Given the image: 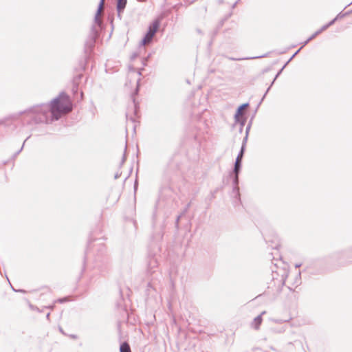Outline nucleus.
I'll return each instance as SVG.
<instances>
[{"label": "nucleus", "mask_w": 352, "mask_h": 352, "mask_svg": "<svg viewBox=\"0 0 352 352\" xmlns=\"http://www.w3.org/2000/svg\"><path fill=\"white\" fill-rule=\"evenodd\" d=\"M239 173H233V170L230 173V177L232 178V190L230 196L232 198V204L234 207L241 204V193L239 189Z\"/></svg>", "instance_id": "20e7f679"}, {"label": "nucleus", "mask_w": 352, "mask_h": 352, "mask_svg": "<svg viewBox=\"0 0 352 352\" xmlns=\"http://www.w3.org/2000/svg\"><path fill=\"white\" fill-rule=\"evenodd\" d=\"M232 13L230 12L227 15H226L223 19H221L217 25V29H221L224 25L225 22L232 16Z\"/></svg>", "instance_id": "6ab92c4d"}, {"label": "nucleus", "mask_w": 352, "mask_h": 352, "mask_svg": "<svg viewBox=\"0 0 352 352\" xmlns=\"http://www.w3.org/2000/svg\"><path fill=\"white\" fill-rule=\"evenodd\" d=\"M150 288H153L151 283L149 282L147 285V291L150 289Z\"/></svg>", "instance_id": "de8ad7c7"}, {"label": "nucleus", "mask_w": 352, "mask_h": 352, "mask_svg": "<svg viewBox=\"0 0 352 352\" xmlns=\"http://www.w3.org/2000/svg\"><path fill=\"white\" fill-rule=\"evenodd\" d=\"M265 241H266L267 243L269 242V241L265 237Z\"/></svg>", "instance_id": "338daca9"}, {"label": "nucleus", "mask_w": 352, "mask_h": 352, "mask_svg": "<svg viewBox=\"0 0 352 352\" xmlns=\"http://www.w3.org/2000/svg\"><path fill=\"white\" fill-rule=\"evenodd\" d=\"M293 344H293V342H288V345H293Z\"/></svg>", "instance_id": "680f3d73"}, {"label": "nucleus", "mask_w": 352, "mask_h": 352, "mask_svg": "<svg viewBox=\"0 0 352 352\" xmlns=\"http://www.w3.org/2000/svg\"><path fill=\"white\" fill-rule=\"evenodd\" d=\"M72 91L74 95L77 96L78 93V85L76 82H74L72 84Z\"/></svg>", "instance_id": "bb28decb"}, {"label": "nucleus", "mask_w": 352, "mask_h": 352, "mask_svg": "<svg viewBox=\"0 0 352 352\" xmlns=\"http://www.w3.org/2000/svg\"><path fill=\"white\" fill-rule=\"evenodd\" d=\"M138 186V180L136 179L135 181L134 186H133L135 192L137 190Z\"/></svg>", "instance_id": "79ce46f5"}, {"label": "nucleus", "mask_w": 352, "mask_h": 352, "mask_svg": "<svg viewBox=\"0 0 352 352\" xmlns=\"http://www.w3.org/2000/svg\"><path fill=\"white\" fill-rule=\"evenodd\" d=\"M70 338H73V339H76L77 338V336L76 335H74V334H72L69 336Z\"/></svg>", "instance_id": "3c124183"}, {"label": "nucleus", "mask_w": 352, "mask_h": 352, "mask_svg": "<svg viewBox=\"0 0 352 352\" xmlns=\"http://www.w3.org/2000/svg\"><path fill=\"white\" fill-rule=\"evenodd\" d=\"M59 331H60V333H62L63 334H64V335L65 334V332L63 331V329H62L60 327H59Z\"/></svg>", "instance_id": "5fc2aeb1"}, {"label": "nucleus", "mask_w": 352, "mask_h": 352, "mask_svg": "<svg viewBox=\"0 0 352 352\" xmlns=\"http://www.w3.org/2000/svg\"><path fill=\"white\" fill-rule=\"evenodd\" d=\"M284 69L285 68H283V66L282 68L278 70V72H277V74H276V76H274L273 80L271 82V86H272L274 85V82L278 78V76L282 74V72L284 70Z\"/></svg>", "instance_id": "c85d7f7f"}, {"label": "nucleus", "mask_w": 352, "mask_h": 352, "mask_svg": "<svg viewBox=\"0 0 352 352\" xmlns=\"http://www.w3.org/2000/svg\"><path fill=\"white\" fill-rule=\"evenodd\" d=\"M120 175H121V173H116L115 174V175H114V178H115L116 179H118V178L120 177Z\"/></svg>", "instance_id": "a18cd8bd"}, {"label": "nucleus", "mask_w": 352, "mask_h": 352, "mask_svg": "<svg viewBox=\"0 0 352 352\" xmlns=\"http://www.w3.org/2000/svg\"><path fill=\"white\" fill-rule=\"evenodd\" d=\"M351 4H352V1L350 3H349L345 8H346L349 6H350Z\"/></svg>", "instance_id": "774afa93"}, {"label": "nucleus", "mask_w": 352, "mask_h": 352, "mask_svg": "<svg viewBox=\"0 0 352 352\" xmlns=\"http://www.w3.org/2000/svg\"><path fill=\"white\" fill-rule=\"evenodd\" d=\"M255 113H256L254 112V113L252 115V116L251 117V118L250 119V120H249V122H248V123L247 124V126H246V129H245V133H247V135H249V133H250L252 124V122H253Z\"/></svg>", "instance_id": "412c9836"}, {"label": "nucleus", "mask_w": 352, "mask_h": 352, "mask_svg": "<svg viewBox=\"0 0 352 352\" xmlns=\"http://www.w3.org/2000/svg\"><path fill=\"white\" fill-rule=\"evenodd\" d=\"M245 151L243 150H240L235 160V162L234 163V167H233V173H241V168H242V160L244 156Z\"/></svg>", "instance_id": "39448f33"}, {"label": "nucleus", "mask_w": 352, "mask_h": 352, "mask_svg": "<svg viewBox=\"0 0 352 352\" xmlns=\"http://www.w3.org/2000/svg\"><path fill=\"white\" fill-rule=\"evenodd\" d=\"M239 1V0H237L236 2H234V3L232 4V9H233V8H234L236 7V4L238 3Z\"/></svg>", "instance_id": "09e8293b"}, {"label": "nucleus", "mask_w": 352, "mask_h": 352, "mask_svg": "<svg viewBox=\"0 0 352 352\" xmlns=\"http://www.w3.org/2000/svg\"><path fill=\"white\" fill-rule=\"evenodd\" d=\"M301 47L297 50L296 51V52L289 58V59L283 65V68H285L287 67V65L289 63V62H291L293 58H294V57L300 52V51L301 50Z\"/></svg>", "instance_id": "393cba45"}, {"label": "nucleus", "mask_w": 352, "mask_h": 352, "mask_svg": "<svg viewBox=\"0 0 352 352\" xmlns=\"http://www.w3.org/2000/svg\"><path fill=\"white\" fill-rule=\"evenodd\" d=\"M138 56V54L136 53H133L131 56V60H133L135 59L136 57Z\"/></svg>", "instance_id": "49530a36"}, {"label": "nucleus", "mask_w": 352, "mask_h": 352, "mask_svg": "<svg viewBox=\"0 0 352 352\" xmlns=\"http://www.w3.org/2000/svg\"><path fill=\"white\" fill-rule=\"evenodd\" d=\"M142 70H144V69H143V68L140 69L138 70V75H140H140H142Z\"/></svg>", "instance_id": "864d4df0"}, {"label": "nucleus", "mask_w": 352, "mask_h": 352, "mask_svg": "<svg viewBox=\"0 0 352 352\" xmlns=\"http://www.w3.org/2000/svg\"><path fill=\"white\" fill-rule=\"evenodd\" d=\"M219 30L220 29H217V28H216V29L212 32V37L215 36L218 34Z\"/></svg>", "instance_id": "a19ab883"}, {"label": "nucleus", "mask_w": 352, "mask_h": 352, "mask_svg": "<svg viewBox=\"0 0 352 352\" xmlns=\"http://www.w3.org/2000/svg\"><path fill=\"white\" fill-rule=\"evenodd\" d=\"M126 4L127 0H116V10L118 12V17L120 19H121L122 13H123Z\"/></svg>", "instance_id": "9d476101"}, {"label": "nucleus", "mask_w": 352, "mask_h": 352, "mask_svg": "<svg viewBox=\"0 0 352 352\" xmlns=\"http://www.w3.org/2000/svg\"><path fill=\"white\" fill-rule=\"evenodd\" d=\"M190 204H188L186 207L184 208L183 212H182V214H184L188 210V208H190Z\"/></svg>", "instance_id": "4c0bfd02"}, {"label": "nucleus", "mask_w": 352, "mask_h": 352, "mask_svg": "<svg viewBox=\"0 0 352 352\" xmlns=\"http://www.w3.org/2000/svg\"><path fill=\"white\" fill-rule=\"evenodd\" d=\"M301 272L300 271L298 273V274L296 276L294 284L296 286H298L301 284Z\"/></svg>", "instance_id": "a878e982"}, {"label": "nucleus", "mask_w": 352, "mask_h": 352, "mask_svg": "<svg viewBox=\"0 0 352 352\" xmlns=\"http://www.w3.org/2000/svg\"><path fill=\"white\" fill-rule=\"evenodd\" d=\"M266 314V311H263L261 313V314H259L258 316H257L256 317L254 318V319L253 320L252 324H251V327L254 329L255 330H258L260 329V326L263 322V315L265 314Z\"/></svg>", "instance_id": "9b49d317"}, {"label": "nucleus", "mask_w": 352, "mask_h": 352, "mask_svg": "<svg viewBox=\"0 0 352 352\" xmlns=\"http://www.w3.org/2000/svg\"><path fill=\"white\" fill-rule=\"evenodd\" d=\"M287 327L285 326L271 327L270 331L273 333H283L286 331Z\"/></svg>", "instance_id": "f3484780"}, {"label": "nucleus", "mask_w": 352, "mask_h": 352, "mask_svg": "<svg viewBox=\"0 0 352 352\" xmlns=\"http://www.w3.org/2000/svg\"><path fill=\"white\" fill-rule=\"evenodd\" d=\"M270 69H271L270 67H266L263 69L262 73L264 74V73L268 72Z\"/></svg>", "instance_id": "c03bdc74"}, {"label": "nucleus", "mask_w": 352, "mask_h": 352, "mask_svg": "<svg viewBox=\"0 0 352 352\" xmlns=\"http://www.w3.org/2000/svg\"><path fill=\"white\" fill-rule=\"evenodd\" d=\"M11 288H12V291H13V292H16V291H17V289H15V288H14V287H12V285H11Z\"/></svg>", "instance_id": "13d9d810"}, {"label": "nucleus", "mask_w": 352, "mask_h": 352, "mask_svg": "<svg viewBox=\"0 0 352 352\" xmlns=\"http://www.w3.org/2000/svg\"><path fill=\"white\" fill-rule=\"evenodd\" d=\"M85 263H86V254L84 256V261H83V267H82V273L85 271Z\"/></svg>", "instance_id": "58836bf2"}, {"label": "nucleus", "mask_w": 352, "mask_h": 352, "mask_svg": "<svg viewBox=\"0 0 352 352\" xmlns=\"http://www.w3.org/2000/svg\"><path fill=\"white\" fill-rule=\"evenodd\" d=\"M120 352H131L130 345L126 342H122L120 344Z\"/></svg>", "instance_id": "a211bd4d"}, {"label": "nucleus", "mask_w": 352, "mask_h": 352, "mask_svg": "<svg viewBox=\"0 0 352 352\" xmlns=\"http://www.w3.org/2000/svg\"><path fill=\"white\" fill-rule=\"evenodd\" d=\"M272 243H274V245H270L272 248V249H277L278 248V246L279 245V243L278 242H274V241H272Z\"/></svg>", "instance_id": "e433bc0d"}, {"label": "nucleus", "mask_w": 352, "mask_h": 352, "mask_svg": "<svg viewBox=\"0 0 352 352\" xmlns=\"http://www.w3.org/2000/svg\"><path fill=\"white\" fill-rule=\"evenodd\" d=\"M67 300H67V297H63V298H58L55 302H57L59 303H64V302H67Z\"/></svg>", "instance_id": "72a5a7b5"}, {"label": "nucleus", "mask_w": 352, "mask_h": 352, "mask_svg": "<svg viewBox=\"0 0 352 352\" xmlns=\"http://www.w3.org/2000/svg\"><path fill=\"white\" fill-rule=\"evenodd\" d=\"M54 307H55L54 304H52V305L45 307V308L50 309V310H53Z\"/></svg>", "instance_id": "ea45409f"}, {"label": "nucleus", "mask_w": 352, "mask_h": 352, "mask_svg": "<svg viewBox=\"0 0 352 352\" xmlns=\"http://www.w3.org/2000/svg\"><path fill=\"white\" fill-rule=\"evenodd\" d=\"M69 96L65 91H61L49 102L36 104L34 107H37L36 109L38 116L43 115L45 117L43 123L48 124L58 120L63 114L69 110Z\"/></svg>", "instance_id": "f257e3e1"}, {"label": "nucleus", "mask_w": 352, "mask_h": 352, "mask_svg": "<svg viewBox=\"0 0 352 352\" xmlns=\"http://www.w3.org/2000/svg\"><path fill=\"white\" fill-rule=\"evenodd\" d=\"M133 224H134V226L135 227L136 226V221L135 220H133Z\"/></svg>", "instance_id": "0e129e2a"}, {"label": "nucleus", "mask_w": 352, "mask_h": 352, "mask_svg": "<svg viewBox=\"0 0 352 352\" xmlns=\"http://www.w3.org/2000/svg\"><path fill=\"white\" fill-rule=\"evenodd\" d=\"M157 268V259L154 257L151 258L147 264V273L148 274L151 275L153 273L155 272V269Z\"/></svg>", "instance_id": "1a4fd4ad"}, {"label": "nucleus", "mask_w": 352, "mask_h": 352, "mask_svg": "<svg viewBox=\"0 0 352 352\" xmlns=\"http://www.w3.org/2000/svg\"><path fill=\"white\" fill-rule=\"evenodd\" d=\"M348 16V13H343L342 12H340L335 18L337 19V21L339 19L343 18Z\"/></svg>", "instance_id": "473e14b6"}, {"label": "nucleus", "mask_w": 352, "mask_h": 352, "mask_svg": "<svg viewBox=\"0 0 352 352\" xmlns=\"http://www.w3.org/2000/svg\"><path fill=\"white\" fill-rule=\"evenodd\" d=\"M155 34H153L149 30H147L144 36L142 38L140 42V45H144L146 43H151L152 39Z\"/></svg>", "instance_id": "ddd939ff"}, {"label": "nucleus", "mask_w": 352, "mask_h": 352, "mask_svg": "<svg viewBox=\"0 0 352 352\" xmlns=\"http://www.w3.org/2000/svg\"><path fill=\"white\" fill-rule=\"evenodd\" d=\"M333 257L336 258H352V245L345 250L335 252Z\"/></svg>", "instance_id": "423d86ee"}, {"label": "nucleus", "mask_w": 352, "mask_h": 352, "mask_svg": "<svg viewBox=\"0 0 352 352\" xmlns=\"http://www.w3.org/2000/svg\"><path fill=\"white\" fill-rule=\"evenodd\" d=\"M30 136H28V137L25 140V141L23 142V143L22 146H21V148H20L19 151H16V152L13 155V157H12L13 158H15V157H16V156H17V155H19V154L22 151V150H23V147H24V144H25V142L29 139V138H30Z\"/></svg>", "instance_id": "c756f323"}, {"label": "nucleus", "mask_w": 352, "mask_h": 352, "mask_svg": "<svg viewBox=\"0 0 352 352\" xmlns=\"http://www.w3.org/2000/svg\"><path fill=\"white\" fill-rule=\"evenodd\" d=\"M50 313H47V315H46L47 320H50Z\"/></svg>", "instance_id": "603ef678"}, {"label": "nucleus", "mask_w": 352, "mask_h": 352, "mask_svg": "<svg viewBox=\"0 0 352 352\" xmlns=\"http://www.w3.org/2000/svg\"><path fill=\"white\" fill-rule=\"evenodd\" d=\"M36 108L37 107L34 105L23 111L8 116V119L10 125L8 128L12 131H15L20 130L25 126H32L43 123L45 117L43 115L38 116Z\"/></svg>", "instance_id": "f03ea898"}, {"label": "nucleus", "mask_w": 352, "mask_h": 352, "mask_svg": "<svg viewBox=\"0 0 352 352\" xmlns=\"http://www.w3.org/2000/svg\"><path fill=\"white\" fill-rule=\"evenodd\" d=\"M130 120L132 122H134L135 121V118L133 117H131Z\"/></svg>", "instance_id": "4d7b16f0"}, {"label": "nucleus", "mask_w": 352, "mask_h": 352, "mask_svg": "<svg viewBox=\"0 0 352 352\" xmlns=\"http://www.w3.org/2000/svg\"><path fill=\"white\" fill-rule=\"evenodd\" d=\"M0 124L4 125L6 127L8 128L10 125V123H8V117H6L5 118L0 120Z\"/></svg>", "instance_id": "7c9ffc66"}, {"label": "nucleus", "mask_w": 352, "mask_h": 352, "mask_svg": "<svg viewBox=\"0 0 352 352\" xmlns=\"http://www.w3.org/2000/svg\"><path fill=\"white\" fill-rule=\"evenodd\" d=\"M248 139V135H247V133H245V137L243 139L242 144H241L240 150H243V151H245V148H246V144H247Z\"/></svg>", "instance_id": "cd10ccee"}, {"label": "nucleus", "mask_w": 352, "mask_h": 352, "mask_svg": "<svg viewBox=\"0 0 352 352\" xmlns=\"http://www.w3.org/2000/svg\"><path fill=\"white\" fill-rule=\"evenodd\" d=\"M324 30L321 27L319 30L316 31L313 34H311L306 41H305L303 43H302L301 48L307 45L311 41H312L314 38H315L318 35L321 34Z\"/></svg>", "instance_id": "4468645a"}, {"label": "nucleus", "mask_w": 352, "mask_h": 352, "mask_svg": "<svg viewBox=\"0 0 352 352\" xmlns=\"http://www.w3.org/2000/svg\"><path fill=\"white\" fill-rule=\"evenodd\" d=\"M182 215H184V214L182 213L181 214L177 216V217L176 218L175 226H176L177 228H178V227H179V219H180V218L182 217Z\"/></svg>", "instance_id": "c9c22d12"}, {"label": "nucleus", "mask_w": 352, "mask_h": 352, "mask_svg": "<svg viewBox=\"0 0 352 352\" xmlns=\"http://www.w3.org/2000/svg\"><path fill=\"white\" fill-rule=\"evenodd\" d=\"M267 56V54H263L261 56H255V57L234 58V57H230V56H226V58L231 60H250V59H254V58H260L266 57Z\"/></svg>", "instance_id": "dca6fc26"}, {"label": "nucleus", "mask_w": 352, "mask_h": 352, "mask_svg": "<svg viewBox=\"0 0 352 352\" xmlns=\"http://www.w3.org/2000/svg\"><path fill=\"white\" fill-rule=\"evenodd\" d=\"M126 148L127 147H126V145L125 146V148H124V154H123L121 162H120V166H122V164L124 163V162L126 160Z\"/></svg>", "instance_id": "2f4dec72"}, {"label": "nucleus", "mask_w": 352, "mask_h": 352, "mask_svg": "<svg viewBox=\"0 0 352 352\" xmlns=\"http://www.w3.org/2000/svg\"><path fill=\"white\" fill-rule=\"evenodd\" d=\"M345 13H348V15H349L350 14L352 13V10H349V11L346 12Z\"/></svg>", "instance_id": "bf43d9fd"}, {"label": "nucleus", "mask_w": 352, "mask_h": 352, "mask_svg": "<svg viewBox=\"0 0 352 352\" xmlns=\"http://www.w3.org/2000/svg\"><path fill=\"white\" fill-rule=\"evenodd\" d=\"M103 2H104V0H100V1L99 3H98V8H97V10H96V12L95 13L94 23H96V24L100 23V19H99V15L100 14V12H101V10H102V6H103Z\"/></svg>", "instance_id": "2eb2a0df"}, {"label": "nucleus", "mask_w": 352, "mask_h": 352, "mask_svg": "<svg viewBox=\"0 0 352 352\" xmlns=\"http://www.w3.org/2000/svg\"><path fill=\"white\" fill-rule=\"evenodd\" d=\"M16 293H23L25 294L27 292L25 289H19L17 291H16Z\"/></svg>", "instance_id": "37998d69"}, {"label": "nucleus", "mask_w": 352, "mask_h": 352, "mask_svg": "<svg viewBox=\"0 0 352 352\" xmlns=\"http://www.w3.org/2000/svg\"><path fill=\"white\" fill-rule=\"evenodd\" d=\"M234 122H235V123L239 124L240 126L244 127V126L245 125V123L247 122V117L239 116L238 121H234Z\"/></svg>", "instance_id": "aec40b11"}, {"label": "nucleus", "mask_w": 352, "mask_h": 352, "mask_svg": "<svg viewBox=\"0 0 352 352\" xmlns=\"http://www.w3.org/2000/svg\"><path fill=\"white\" fill-rule=\"evenodd\" d=\"M91 243V241H89V242H88V246H89V245H90Z\"/></svg>", "instance_id": "69168bd1"}, {"label": "nucleus", "mask_w": 352, "mask_h": 352, "mask_svg": "<svg viewBox=\"0 0 352 352\" xmlns=\"http://www.w3.org/2000/svg\"><path fill=\"white\" fill-rule=\"evenodd\" d=\"M250 105V104L248 102H245V103H243L241 104H240L237 108H236V110L235 111V113H234V121H238L239 120V116H242V112L243 111L248 107Z\"/></svg>", "instance_id": "f8f14e48"}, {"label": "nucleus", "mask_w": 352, "mask_h": 352, "mask_svg": "<svg viewBox=\"0 0 352 352\" xmlns=\"http://www.w3.org/2000/svg\"><path fill=\"white\" fill-rule=\"evenodd\" d=\"M150 57H151V54H148L146 58H144L142 60V65H143V66L147 65V62H148V59L150 58Z\"/></svg>", "instance_id": "f704fd0d"}, {"label": "nucleus", "mask_w": 352, "mask_h": 352, "mask_svg": "<svg viewBox=\"0 0 352 352\" xmlns=\"http://www.w3.org/2000/svg\"><path fill=\"white\" fill-rule=\"evenodd\" d=\"M272 86H271V85L268 87V88L267 89L265 93L263 94V97L261 98L260 102H258V105H257V107L255 110V113H256V111L258 109V108L259 107V106L261 105V104L263 102V101L264 100L265 98L266 97L267 93L269 92V91L270 90L271 87Z\"/></svg>", "instance_id": "b1692460"}, {"label": "nucleus", "mask_w": 352, "mask_h": 352, "mask_svg": "<svg viewBox=\"0 0 352 352\" xmlns=\"http://www.w3.org/2000/svg\"><path fill=\"white\" fill-rule=\"evenodd\" d=\"M243 127L240 126L239 131L241 132L243 131Z\"/></svg>", "instance_id": "052dcab7"}, {"label": "nucleus", "mask_w": 352, "mask_h": 352, "mask_svg": "<svg viewBox=\"0 0 352 352\" xmlns=\"http://www.w3.org/2000/svg\"><path fill=\"white\" fill-rule=\"evenodd\" d=\"M162 19L161 16L155 18L148 25V30L155 34L160 27Z\"/></svg>", "instance_id": "6e6552de"}, {"label": "nucleus", "mask_w": 352, "mask_h": 352, "mask_svg": "<svg viewBox=\"0 0 352 352\" xmlns=\"http://www.w3.org/2000/svg\"><path fill=\"white\" fill-rule=\"evenodd\" d=\"M98 35V32L94 25H91L89 35L88 36L84 46V60L80 63V67L83 70L86 69L87 63L92 57V52L94 51L96 38Z\"/></svg>", "instance_id": "7ed1b4c3"}, {"label": "nucleus", "mask_w": 352, "mask_h": 352, "mask_svg": "<svg viewBox=\"0 0 352 352\" xmlns=\"http://www.w3.org/2000/svg\"><path fill=\"white\" fill-rule=\"evenodd\" d=\"M301 265H302V263H296V264H295V267H296V268H299Z\"/></svg>", "instance_id": "8fccbe9b"}, {"label": "nucleus", "mask_w": 352, "mask_h": 352, "mask_svg": "<svg viewBox=\"0 0 352 352\" xmlns=\"http://www.w3.org/2000/svg\"><path fill=\"white\" fill-rule=\"evenodd\" d=\"M336 21H337V19L334 18L332 20H331L330 21H329L327 23H326L324 25H322V28L325 31L330 26L333 25Z\"/></svg>", "instance_id": "4be33fe9"}, {"label": "nucleus", "mask_w": 352, "mask_h": 352, "mask_svg": "<svg viewBox=\"0 0 352 352\" xmlns=\"http://www.w3.org/2000/svg\"><path fill=\"white\" fill-rule=\"evenodd\" d=\"M273 321H274L275 322H277V323H280L281 322V320H273Z\"/></svg>", "instance_id": "6e6d98bb"}, {"label": "nucleus", "mask_w": 352, "mask_h": 352, "mask_svg": "<svg viewBox=\"0 0 352 352\" xmlns=\"http://www.w3.org/2000/svg\"><path fill=\"white\" fill-rule=\"evenodd\" d=\"M82 95H83L82 92V91H80V99H82Z\"/></svg>", "instance_id": "e2e57ef3"}, {"label": "nucleus", "mask_w": 352, "mask_h": 352, "mask_svg": "<svg viewBox=\"0 0 352 352\" xmlns=\"http://www.w3.org/2000/svg\"><path fill=\"white\" fill-rule=\"evenodd\" d=\"M25 300L27 301L28 304V306L30 307V309L32 311H38V312H42L43 311L39 309L38 307L32 305L28 299H25Z\"/></svg>", "instance_id": "5701e85b"}, {"label": "nucleus", "mask_w": 352, "mask_h": 352, "mask_svg": "<svg viewBox=\"0 0 352 352\" xmlns=\"http://www.w3.org/2000/svg\"><path fill=\"white\" fill-rule=\"evenodd\" d=\"M140 79L138 80L137 87L131 94V98H132L133 103V112L135 116L138 115V111H139V108H140L139 104L138 102H136L135 98V96L138 94L139 91H140Z\"/></svg>", "instance_id": "0eeeda50"}]
</instances>
